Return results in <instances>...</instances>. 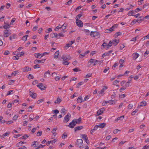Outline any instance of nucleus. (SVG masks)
Masks as SVG:
<instances>
[{
	"label": "nucleus",
	"instance_id": "1",
	"mask_svg": "<svg viewBox=\"0 0 149 149\" xmlns=\"http://www.w3.org/2000/svg\"><path fill=\"white\" fill-rule=\"evenodd\" d=\"M83 143V140L81 139H77L76 142V145L77 147L79 146L81 149L83 148L82 146H81Z\"/></svg>",
	"mask_w": 149,
	"mask_h": 149
},
{
	"label": "nucleus",
	"instance_id": "2",
	"mask_svg": "<svg viewBox=\"0 0 149 149\" xmlns=\"http://www.w3.org/2000/svg\"><path fill=\"white\" fill-rule=\"evenodd\" d=\"M71 117V114L70 113H68L65 116L63 120L64 123H67L68 122L69 120V117Z\"/></svg>",
	"mask_w": 149,
	"mask_h": 149
},
{
	"label": "nucleus",
	"instance_id": "3",
	"mask_svg": "<svg viewBox=\"0 0 149 149\" xmlns=\"http://www.w3.org/2000/svg\"><path fill=\"white\" fill-rule=\"evenodd\" d=\"M62 58L63 59V61H67L71 59L70 56L69 55L66 56L65 55H63Z\"/></svg>",
	"mask_w": 149,
	"mask_h": 149
},
{
	"label": "nucleus",
	"instance_id": "4",
	"mask_svg": "<svg viewBox=\"0 0 149 149\" xmlns=\"http://www.w3.org/2000/svg\"><path fill=\"white\" fill-rule=\"evenodd\" d=\"M31 89L29 90V95L33 99H35L37 97V94L36 93H33V92H32V91L31 90Z\"/></svg>",
	"mask_w": 149,
	"mask_h": 149
},
{
	"label": "nucleus",
	"instance_id": "5",
	"mask_svg": "<svg viewBox=\"0 0 149 149\" xmlns=\"http://www.w3.org/2000/svg\"><path fill=\"white\" fill-rule=\"evenodd\" d=\"M99 33L97 31H91L90 34L91 37H95L99 35Z\"/></svg>",
	"mask_w": 149,
	"mask_h": 149
},
{
	"label": "nucleus",
	"instance_id": "6",
	"mask_svg": "<svg viewBox=\"0 0 149 149\" xmlns=\"http://www.w3.org/2000/svg\"><path fill=\"white\" fill-rule=\"evenodd\" d=\"M76 23L77 25L79 27H81L83 26V23L80 20H76Z\"/></svg>",
	"mask_w": 149,
	"mask_h": 149
},
{
	"label": "nucleus",
	"instance_id": "7",
	"mask_svg": "<svg viewBox=\"0 0 149 149\" xmlns=\"http://www.w3.org/2000/svg\"><path fill=\"white\" fill-rule=\"evenodd\" d=\"M74 42L73 41H70L64 47V49L65 50H66L68 49V48L70 47V46L74 43Z\"/></svg>",
	"mask_w": 149,
	"mask_h": 149
},
{
	"label": "nucleus",
	"instance_id": "8",
	"mask_svg": "<svg viewBox=\"0 0 149 149\" xmlns=\"http://www.w3.org/2000/svg\"><path fill=\"white\" fill-rule=\"evenodd\" d=\"M75 126V124L74 123V120H72V122L69 123V125H66V126L71 128H73Z\"/></svg>",
	"mask_w": 149,
	"mask_h": 149
},
{
	"label": "nucleus",
	"instance_id": "9",
	"mask_svg": "<svg viewBox=\"0 0 149 149\" xmlns=\"http://www.w3.org/2000/svg\"><path fill=\"white\" fill-rule=\"evenodd\" d=\"M10 34L11 33L9 32V30L6 29L4 31L3 33V36L5 37H8Z\"/></svg>",
	"mask_w": 149,
	"mask_h": 149
},
{
	"label": "nucleus",
	"instance_id": "10",
	"mask_svg": "<svg viewBox=\"0 0 149 149\" xmlns=\"http://www.w3.org/2000/svg\"><path fill=\"white\" fill-rule=\"evenodd\" d=\"M82 138L85 141V142L87 144H88L89 143V141L87 137L86 134H81Z\"/></svg>",
	"mask_w": 149,
	"mask_h": 149
},
{
	"label": "nucleus",
	"instance_id": "11",
	"mask_svg": "<svg viewBox=\"0 0 149 149\" xmlns=\"http://www.w3.org/2000/svg\"><path fill=\"white\" fill-rule=\"evenodd\" d=\"M37 86L42 90H45L46 88V87L44 86L43 84L41 83H39Z\"/></svg>",
	"mask_w": 149,
	"mask_h": 149
},
{
	"label": "nucleus",
	"instance_id": "12",
	"mask_svg": "<svg viewBox=\"0 0 149 149\" xmlns=\"http://www.w3.org/2000/svg\"><path fill=\"white\" fill-rule=\"evenodd\" d=\"M104 109V111L105 110V109H104V108H102L101 109H99L97 111L96 115L98 116L101 115L103 113Z\"/></svg>",
	"mask_w": 149,
	"mask_h": 149
},
{
	"label": "nucleus",
	"instance_id": "13",
	"mask_svg": "<svg viewBox=\"0 0 149 149\" xmlns=\"http://www.w3.org/2000/svg\"><path fill=\"white\" fill-rule=\"evenodd\" d=\"M73 120H74V123L75 124V125H76V124H80L81 120V117H80L78 119H74Z\"/></svg>",
	"mask_w": 149,
	"mask_h": 149
},
{
	"label": "nucleus",
	"instance_id": "14",
	"mask_svg": "<svg viewBox=\"0 0 149 149\" xmlns=\"http://www.w3.org/2000/svg\"><path fill=\"white\" fill-rule=\"evenodd\" d=\"M45 61V59H42L41 60H36L34 61V63L35 64L38 63H43Z\"/></svg>",
	"mask_w": 149,
	"mask_h": 149
},
{
	"label": "nucleus",
	"instance_id": "15",
	"mask_svg": "<svg viewBox=\"0 0 149 149\" xmlns=\"http://www.w3.org/2000/svg\"><path fill=\"white\" fill-rule=\"evenodd\" d=\"M147 104V103L146 101H142L140 102L139 105H138V108L139 107H144Z\"/></svg>",
	"mask_w": 149,
	"mask_h": 149
},
{
	"label": "nucleus",
	"instance_id": "16",
	"mask_svg": "<svg viewBox=\"0 0 149 149\" xmlns=\"http://www.w3.org/2000/svg\"><path fill=\"white\" fill-rule=\"evenodd\" d=\"M31 70V68H29L28 67H25L22 69V70L23 72H26L28 71H30Z\"/></svg>",
	"mask_w": 149,
	"mask_h": 149
},
{
	"label": "nucleus",
	"instance_id": "17",
	"mask_svg": "<svg viewBox=\"0 0 149 149\" xmlns=\"http://www.w3.org/2000/svg\"><path fill=\"white\" fill-rule=\"evenodd\" d=\"M83 127L82 126H79L76 127L74 128V130L75 132L77 131H79L83 128Z\"/></svg>",
	"mask_w": 149,
	"mask_h": 149
},
{
	"label": "nucleus",
	"instance_id": "18",
	"mask_svg": "<svg viewBox=\"0 0 149 149\" xmlns=\"http://www.w3.org/2000/svg\"><path fill=\"white\" fill-rule=\"evenodd\" d=\"M98 127V125H95L94 128L93 129H92L91 130L90 133L91 134H93V132L94 131L96 130Z\"/></svg>",
	"mask_w": 149,
	"mask_h": 149
},
{
	"label": "nucleus",
	"instance_id": "19",
	"mask_svg": "<svg viewBox=\"0 0 149 149\" xmlns=\"http://www.w3.org/2000/svg\"><path fill=\"white\" fill-rule=\"evenodd\" d=\"M135 13L134 10H132L130 11L128 13V16H134L135 15Z\"/></svg>",
	"mask_w": 149,
	"mask_h": 149
},
{
	"label": "nucleus",
	"instance_id": "20",
	"mask_svg": "<svg viewBox=\"0 0 149 149\" xmlns=\"http://www.w3.org/2000/svg\"><path fill=\"white\" fill-rule=\"evenodd\" d=\"M77 102L78 103H81L82 102V97L81 96H79L77 100Z\"/></svg>",
	"mask_w": 149,
	"mask_h": 149
},
{
	"label": "nucleus",
	"instance_id": "21",
	"mask_svg": "<svg viewBox=\"0 0 149 149\" xmlns=\"http://www.w3.org/2000/svg\"><path fill=\"white\" fill-rule=\"evenodd\" d=\"M5 25L3 26V27L5 29H9L10 26L9 24L8 23H4Z\"/></svg>",
	"mask_w": 149,
	"mask_h": 149
},
{
	"label": "nucleus",
	"instance_id": "22",
	"mask_svg": "<svg viewBox=\"0 0 149 149\" xmlns=\"http://www.w3.org/2000/svg\"><path fill=\"white\" fill-rule=\"evenodd\" d=\"M106 123H102L99 124V125H98V127H99L100 128H103L105 126Z\"/></svg>",
	"mask_w": 149,
	"mask_h": 149
},
{
	"label": "nucleus",
	"instance_id": "23",
	"mask_svg": "<svg viewBox=\"0 0 149 149\" xmlns=\"http://www.w3.org/2000/svg\"><path fill=\"white\" fill-rule=\"evenodd\" d=\"M112 44L114 46H116L118 43V40H117L116 39H115L113 40L112 42Z\"/></svg>",
	"mask_w": 149,
	"mask_h": 149
},
{
	"label": "nucleus",
	"instance_id": "24",
	"mask_svg": "<svg viewBox=\"0 0 149 149\" xmlns=\"http://www.w3.org/2000/svg\"><path fill=\"white\" fill-rule=\"evenodd\" d=\"M132 56L134 59H136L139 56V54L137 53H134L132 54Z\"/></svg>",
	"mask_w": 149,
	"mask_h": 149
},
{
	"label": "nucleus",
	"instance_id": "25",
	"mask_svg": "<svg viewBox=\"0 0 149 149\" xmlns=\"http://www.w3.org/2000/svg\"><path fill=\"white\" fill-rule=\"evenodd\" d=\"M59 51H56L54 54V58H57L58 57V55L59 54Z\"/></svg>",
	"mask_w": 149,
	"mask_h": 149
},
{
	"label": "nucleus",
	"instance_id": "26",
	"mask_svg": "<svg viewBox=\"0 0 149 149\" xmlns=\"http://www.w3.org/2000/svg\"><path fill=\"white\" fill-rule=\"evenodd\" d=\"M57 130V128H53L52 131V133L53 135H54V136H55L56 134L55 133V132Z\"/></svg>",
	"mask_w": 149,
	"mask_h": 149
},
{
	"label": "nucleus",
	"instance_id": "27",
	"mask_svg": "<svg viewBox=\"0 0 149 149\" xmlns=\"http://www.w3.org/2000/svg\"><path fill=\"white\" fill-rule=\"evenodd\" d=\"M124 116H120L117 118L115 120V121L117 122L119 120H122L124 118Z\"/></svg>",
	"mask_w": 149,
	"mask_h": 149
},
{
	"label": "nucleus",
	"instance_id": "28",
	"mask_svg": "<svg viewBox=\"0 0 149 149\" xmlns=\"http://www.w3.org/2000/svg\"><path fill=\"white\" fill-rule=\"evenodd\" d=\"M116 101H115L114 100H109V103L110 104H115L116 102Z\"/></svg>",
	"mask_w": 149,
	"mask_h": 149
},
{
	"label": "nucleus",
	"instance_id": "29",
	"mask_svg": "<svg viewBox=\"0 0 149 149\" xmlns=\"http://www.w3.org/2000/svg\"><path fill=\"white\" fill-rule=\"evenodd\" d=\"M61 101V99L60 98H59V97H58L57 100H56L55 102H54V103H55V104H58V103H60Z\"/></svg>",
	"mask_w": 149,
	"mask_h": 149
},
{
	"label": "nucleus",
	"instance_id": "30",
	"mask_svg": "<svg viewBox=\"0 0 149 149\" xmlns=\"http://www.w3.org/2000/svg\"><path fill=\"white\" fill-rule=\"evenodd\" d=\"M113 31V29H112L111 28L109 29H107L105 30V33H109L112 31Z\"/></svg>",
	"mask_w": 149,
	"mask_h": 149
},
{
	"label": "nucleus",
	"instance_id": "31",
	"mask_svg": "<svg viewBox=\"0 0 149 149\" xmlns=\"http://www.w3.org/2000/svg\"><path fill=\"white\" fill-rule=\"evenodd\" d=\"M121 34L122 33H121L120 32H117L115 34H114V37L115 38H116L118 36L121 35Z\"/></svg>",
	"mask_w": 149,
	"mask_h": 149
},
{
	"label": "nucleus",
	"instance_id": "32",
	"mask_svg": "<svg viewBox=\"0 0 149 149\" xmlns=\"http://www.w3.org/2000/svg\"><path fill=\"white\" fill-rule=\"evenodd\" d=\"M14 92V91L13 90H11L9 91H8V93L6 94V95L8 96L9 95H10L11 94H13V93Z\"/></svg>",
	"mask_w": 149,
	"mask_h": 149
},
{
	"label": "nucleus",
	"instance_id": "33",
	"mask_svg": "<svg viewBox=\"0 0 149 149\" xmlns=\"http://www.w3.org/2000/svg\"><path fill=\"white\" fill-rule=\"evenodd\" d=\"M82 16V14H78L76 17V20L77 21L78 20H79V19H80L81 17Z\"/></svg>",
	"mask_w": 149,
	"mask_h": 149
},
{
	"label": "nucleus",
	"instance_id": "34",
	"mask_svg": "<svg viewBox=\"0 0 149 149\" xmlns=\"http://www.w3.org/2000/svg\"><path fill=\"white\" fill-rule=\"evenodd\" d=\"M107 43L105 42H104L103 44L102 45L101 47V49H104V48L106 46Z\"/></svg>",
	"mask_w": 149,
	"mask_h": 149
},
{
	"label": "nucleus",
	"instance_id": "35",
	"mask_svg": "<svg viewBox=\"0 0 149 149\" xmlns=\"http://www.w3.org/2000/svg\"><path fill=\"white\" fill-rule=\"evenodd\" d=\"M136 20L137 21V22L138 23H139L141 22L142 20H143V19H142V18L141 17H139Z\"/></svg>",
	"mask_w": 149,
	"mask_h": 149
},
{
	"label": "nucleus",
	"instance_id": "36",
	"mask_svg": "<svg viewBox=\"0 0 149 149\" xmlns=\"http://www.w3.org/2000/svg\"><path fill=\"white\" fill-rule=\"evenodd\" d=\"M83 84V82H80L78 83L76 85V88H78L81 85Z\"/></svg>",
	"mask_w": 149,
	"mask_h": 149
},
{
	"label": "nucleus",
	"instance_id": "37",
	"mask_svg": "<svg viewBox=\"0 0 149 149\" xmlns=\"http://www.w3.org/2000/svg\"><path fill=\"white\" fill-rule=\"evenodd\" d=\"M9 134V133L8 132H6L5 133L3 134L1 136V137H2V138H4L5 137L7 136V135H8Z\"/></svg>",
	"mask_w": 149,
	"mask_h": 149
},
{
	"label": "nucleus",
	"instance_id": "38",
	"mask_svg": "<svg viewBox=\"0 0 149 149\" xmlns=\"http://www.w3.org/2000/svg\"><path fill=\"white\" fill-rule=\"evenodd\" d=\"M28 35H25L22 38V40H24V41H26L27 38V37H28Z\"/></svg>",
	"mask_w": 149,
	"mask_h": 149
},
{
	"label": "nucleus",
	"instance_id": "39",
	"mask_svg": "<svg viewBox=\"0 0 149 149\" xmlns=\"http://www.w3.org/2000/svg\"><path fill=\"white\" fill-rule=\"evenodd\" d=\"M34 54L35 57L37 58H38L41 55L39 53H35Z\"/></svg>",
	"mask_w": 149,
	"mask_h": 149
},
{
	"label": "nucleus",
	"instance_id": "40",
	"mask_svg": "<svg viewBox=\"0 0 149 149\" xmlns=\"http://www.w3.org/2000/svg\"><path fill=\"white\" fill-rule=\"evenodd\" d=\"M84 31L86 33V35H89L90 33V31L88 29H84Z\"/></svg>",
	"mask_w": 149,
	"mask_h": 149
},
{
	"label": "nucleus",
	"instance_id": "41",
	"mask_svg": "<svg viewBox=\"0 0 149 149\" xmlns=\"http://www.w3.org/2000/svg\"><path fill=\"white\" fill-rule=\"evenodd\" d=\"M67 137V135L65 132L62 135V139H65L66 137Z\"/></svg>",
	"mask_w": 149,
	"mask_h": 149
},
{
	"label": "nucleus",
	"instance_id": "42",
	"mask_svg": "<svg viewBox=\"0 0 149 149\" xmlns=\"http://www.w3.org/2000/svg\"><path fill=\"white\" fill-rule=\"evenodd\" d=\"M109 70V67L106 68L103 71V72L104 73H106L107 72L108 73L109 72H108Z\"/></svg>",
	"mask_w": 149,
	"mask_h": 149
},
{
	"label": "nucleus",
	"instance_id": "43",
	"mask_svg": "<svg viewBox=\"0 0 149 149\" xmlns=\"http://www.w3.org/2000/svg\"><path fill=\"white\" fill-rule=\"evenodd\" d=\"M118 24H114L111 27V28L113 30L115 28H117L118 27Z\"/></svg>",
	"mask_w": 149,
	"mask_h": 149
},
{
	"label": "nucleus",
	"instance_id": "44",
	"mask_svg": "<svg viewBox=\"0 0 149 149\" xmlns=\"http://www.w3.org/2000/svg\"><path fill=\"white\" fill-rule=\"evenodd\" d=\"M52 29L51 28H49L46 30L45 32L47 33H49V32L52 31Z\"/></svg>",
	"mask_w": 149,
	"mask_h": 149
},
{
	"label": "nucleus",
	"instance_id": "45",
	"mask_svg": "<svg viewBox=\"0 0 149 149\" xmlns=\"http://www.w3.org/2000/svg\"><path fill=\"white\" fill-rule=\"evenodd\" d=\"M138 111L137 109H136L134 111H133L131 113L132 116L134 115L135 114V113L137 112Z\"/></svg>",
	"mask_w": 149,
	"mask_h": 149
},
{
	"label": "nucleus",
	"instance_id": "46",
	"mask_svg": "<svg viewBox=\"0 0 149 149\" xmlns=\"http://www.w3.org/2000/svg\"><path fill=\"white\" fill-rule=\"evenodd\" d=\"M104 92H102V91H99L98 92V95L99 96H102L103 95Z\"/></svg>",
	"mask_w": 149,
	"mask_h": 149
},
{
	"label": "nucleus",
	"instance_id": "47",
	"mask_svg": "<svg viewBox=\"0 0 149 149\" xmlns=\"http://www.w3.org/2000/svg\"><path fill=\"white\" fill-rule=\"evenodd\" d=\"M62 63L63 64L65 65H68L69 63L67 61H63Z\"/></svg>",
	"mask_w": 149,
	"mask_h": 149
},
{
	"label": "nucleus",
	"instance_id": "48",
	"mask_svg": "<svg viewBox=\"0 0 149 149\" xmlns=\"http://www.w3.org/2000/svg\"><path fill=\"white\" fill-rule=\"evenodd\" d=\"M58 37H59V38L60 37H63L64 36V35L62 34V32H61V33H60L58 34Z\"/></svg>",
	"mask_w": 149,
	"mask_h": 149
},
{
	"label": "nucleus",
	"instance_id": "49",
	"mask_svg": "<svg viewBox=\"0 0 149 149\" xmlns=\"http://www.w3.org/2000/svg\"><path fill=\"white\" fill-rule=\"evenodd\" d=\"M107 87L106 86H104L102 89L101 91H102V92H104V91L107 89Z\"/></svg>",
	"mask_w": 149,
	"mask_h": 149
},
{
	"label": "nucleus",
	"instance_id": "50",
	"mask_svg": "<svg viewBox=\"0 0 149 149\" xmlns=\"http://www.w3.org/2000/svg\"><path fill=\"white\" fill-rule=\"evenodd\" d=\"M42 132L41 131H38L37 134V136H41V135H42Z\"/></svg>",
	"mask_w": 149,
	"mask_h": 149
},
{
	"label": "nucleus",
	"instance_id": "51",
	"mask_svg": "<svg viewBox=\"0 0 149 149\" xmlns=\"http://www.w3.org/2000/svg\"><path fill=\"white\" fill-rule=\"evenodd\" d=\"M60 28H62L63 30H64L66 28V24H63L62 25V26L60 27Z\"/></svg>",
	"mask_w": 149,
	"mask_h": 149
},
{
	"label": "nucleus",
	"instance_id": "52",
	"mask_svg": "<svg viewBox=\"0 0 149 149\" xmlns=\"http://www.w3.org/2000/svg\"><path fill=\"white\" fill-rule=\"evenodd\" d=\"M113 51V50H111L107 52V53H105V56H108L109 55L111 52H112Z\"/></svg>",
	"mask_w": 149,
	"mask_h": 149
},
{
	"label": "nucleus",
	"instance_id": "53",
	"mask_svg": "<svg viewBox=\"0 0 149 149\" xmlns=\"http://www.w3.org/2000/svg\"><path fill=\"white\" fill-rule=\"evenodd\" d=\"M112 42L111 41H110L109 42V44H107V43L106 46H108L109 47H111L112 46Z\"/></svg>",
	"mask_w": 149,
	"mask_h": 149
},
{
	"label": "nucleus",
	"instance_id": "54",
	"mask_svg": "<svg viewBox=\"0 0 149 149\" xmlns=\"http://www.w3.org/2000/svg\"><path fill=\"white\" fill-rule=\"evenodd\" d=\"M29 136H28L27 134H25L22 137V139H26V138H27Z\"/></svg>",
	"mask_w": 149,
	"mask_h": 149
},
{
	"label": "nucleus",
	"instance_id": "55",
	"mask_svg": "<svg viewBox=\"0 0 149 149\" xmlns=\"http://www.w3.org/2000/svg\"><path fill=\"white\" fill-rule=\"evenodd\" d=\"M134 6V5H132L131 4L129 6V7H128V8H127V9H133V7Z\"/></svg>",
	"mask_w": 149,
	"mask_h": 149
},
{
	"label": "nucleus",
	"instance_id": "56",
	"mask_svg": "<svg viewBox=\"0 0 149 149\" xmlns=\"http://www.w3.org/2000/svg\"><path fill=\"white\" fill-rule=\"evenodd\" d=\"M9 53H10L9 51L8 50H7L6 51H5L4 52L3 54L4 55H8V54H9Z\"/></svg>",
	"mask_w": 149,
	"mask_h": 149
},
{
	"label": "nucleus",
	"instance_id": "57",
	"mask_svg": "<svg viewBox=\"0 0 149 149\" xmlns=\"http://www.w3.org/2000/svg\"><path fill=\"white\" fill-rule=\"evenodd\" d=\"M15 39V35L14 34L11 36L9 37L10 40H11L12 39Z\"/></svg>",
	"mask_w": 149,
	"mask_h": 149
},
{
	"label": "nucleus",
	"instance_id": "58",
	"mask_svg": "<svg viewBox=\"0 0 149 149\" xmlns=\"http://www.w3.org/2000/svg\"><path fill=\"white\" fill-rule=\"evenodd\" d=\"M133 106V105L132 104H130L128 106V109H130L132 108Z\"/></svg>",
	"mask_w": 149,
	"mask_h": 149
},
{
	"label": "nucleus",
	"instance_id": "59",
	"mask_svg": "<svg viewBox=\"0 0 149 149\" xmlns=\"http://www.w3.org/2000/svg\"><path fill=\"white\" fill-rule=\"evenodd\" d=\"M145 19H149V15H147L145 17L142 18V19H143V20H145Z\"/></svg>",
	"mask_w": 149,
	"mask_h": 149
},
{
	"label": "nucleus",
	"instance_id": "60",
	"mask_svg": "<svg viewBox=\"0 0 149 149\" xmlns=\"http://www.w3.org/2000/svg\"><path fill=\"white\" fill-rule=\"evenodd\" d=\"M19 57H18V56L17 55V56H14L13 57V60H17L19 59Z\"/></svg>",
	"mask_w": 149,
	"mask_h": 149
},
{
	"label": "nucleus",
	"instance_id": "61",
	"mask_svg": "<svg viewBox=\"0 0 149 149\" xmlns=\"http://www.w3.org/2000/svg\"><path fill=\"white\" fill-rule=\"evenodd\" d=\"M118 63H115L113 65V66H112V68L113 69H114L116 67L118 66Z\"/></svg>",
	"mask_w": 149,
	"mask_h": 149
},
{
	"label": "nucleus",
	"instance_id": "62",
	"mask_svg": "<svg viewBox=\"0 0 149 149\" xmlns=\"http://www.w3.org/2000/svg\"><path fill=\"white\" fill-rule=\"evenodd\" d=\"M17 118H18V116L17 115H15L13 117V120H15L17 119Z\"/></svg>",
	"mask_w": 149,
	"mask_h": 149
},
{
	"label": "nucleus",
	"instance_id": "63",
	"mask_svg": "<svg viewBox=\"0 0 149 149\" xmlns=\"http://www.w3.org/2000/svg\"><path fill=\"white\" fill-rule=\"evenodd\" d=\"M116 95L115 94V92H113V94L111 96V98L112 99H113L114 98Z\"/></svg>",
	"mask_w": 149,
	"mask_h": 149
},
{
	"label": "nucleus",
	"instance_id": "64",
	"mask_svg": "<svg viewBox=\"0 0 149 149\" xmlns=\"http://www.w3.org/2000/svg\"><path fill=\"white\" fill-rule=\"evenodd\" d=\"M142 149H149V145L148 146L146 145L144 146Z\"/></svg>",
	"mask_w": 149,
	"mask_h": 149
}]
</instances>
